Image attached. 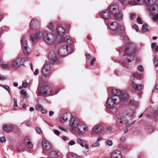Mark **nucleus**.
<instances>
[{"instance_id":"ea45409f","label":"nucleus","mask_w":158,"mask_h":158,"mask_svg":"<svg viewBox=\"0 0 158 158\" xmlns=\"http://www.w3.org/2000/svg\"><path fill=\"white\" fill-rule=\"evenodd\" d=\"M1 67L3 68H10V64H3L1 63V64L0 65Z\"/></svg>"},{"instance_id":"680f3d73","label":"nucleus","mask_w":158,"mask_h":158,"mask_svg":"<svg viewBox=\"0 0 158 158\" xmlns=\"http://www.w3.org/2000/svg\"><path fill=\"white\" fill-rule=\"evenodd\" d=\"M54 133L56 135H59L60 133V131L58 130H54Z\"/></svg>"},{"instance_id":"b1692460","label":"nucleus","mask_w":158,"mask_h":158,"mask_svg":"<svg viewBox=\"0 0 158 158\" xmlns=\"http://www.w3.org/2000/svg\"><path fill=\"white\" fill-rule=\"evenodd\" d=\"M102 16L103 19H109L110 16V13L108 10L103 11L102 14Z\"/></svg>"},{"instance_id":"f704fd0d","label":"nucleus","mask_w":158,"mask_h":158,"mask_svg":"<svg viewBox=\"0 0 158 158\" xmlns=\"http://www.w3.org/2000/svg\"><path fill=\"white\" fill-rule=\"evenodd\" d=\"M77 143L81 146L83 147H84V145L83 144L84 140L83 139L80 138H77Z\"/></svg>"},{"instance_id":"20e7f679","label":"nucleus","mask_w":158,"mask_h":158,"mask_svg":"<svg viewBox=\"0 0 158 158\" xmlns=\"http://www.w3.org/2000/svg\"><path fill=\"white\" fill-rule=\"evenodd\" d=\"M43 39L47 43L52 45L55 43L56 36L54 34L45 31L43 33Z\"/></svg>"},{"instance_id":"79ce46f5","label":"nucleus","mask_w":158,"mask_h":158,"mask_svg":"<svg viewBox=\"0 0 158 158\" xmlns=\"http://www.w3.org/2000/svg\"><path fill=\"white\" fill-rule=\"evenodd\" d=\"M20 94H21L24 95L25 98H27L29 97V96L26 93V91L24 90H22L21 91Z\"/></svg>"},{"instance_id":"c03bdc74","label":"nucleus","mask_w":158,"mask_h":158,"mask_svg":"<svg viewBox=\"0 0 158 158\" xmlns=\"http://www.w3.org/2000/svg\"><path fill=\"white\" fill-rule=\"evenodd\" d=\"M142 30L145 32H148L149 31L148 29V27L147 26V24H143L142 26Z\"/></svg>"},{"instance_id":"72a5a7b5","label":"nucleus","mask_w":158,"mask_h":158,"mask_svg":"<svg viewBox=\"0 0 158 158\" xmlns=\"http://www.w3.org/2000/svg\"><path fill=\"white\" fill-rule=\"evenodd\" d=\"M67 158H80L79 156L74 153H69L67 155Z\"/></svg>"},{"instance_id":"c756f323","label":"nucleus","mask_w":158,"mask_h":158,"mask_svg":"<svg viewBox=\"0 0 158 158\" xmlns=\"http://www.w3.org/2000/svg\"><path fill=\"white\" fill-rule=\"evenodd\" d=\"M24 144L29 149H31L33 147V145L28 139H26L24 140Z\"/></svg>"},{"instance_id":"1a4fd4ad","label":"nucleus","mask_w":158,"mask_h":158,"mask_svg":"<svg viewBox=\"0 0 158 158\" xmlns=\"http://www.w3.org/2000/svg\"><path fill=\"white\" fill-rule=\"evenodd\" d=\"M52 89L49 86L46 85H42L39 90L40 94L46 96L51 94Z\"/></svg>"},{"instance_id":"ddd939ff","label":"nucleus","mask_w":158,"mask_h":158,"mask_svg":"<svg viewBox=\"0 0 158 158\" xmlns=\"http://www.w3.org/2000/svg\"><path fill=\"white\" fill-rule=\"evenodd\" d=\"M50 70V64H47L43 66L42 73L44 77H47L49 75Z\"/></svg>"},{"instance_id":"393cba45","label":"nucleus","mask_w":158,"mask_h":158,"mask_svg":"<svg viewBox=\"0 0 158 158\" xmlns=\"http://www.w3.org/2000/svg\"><path fill=\"white\" fill-rule=\"evenodd\" d=\"M12 125H8L6 124H4L3 126L2 129L6 132L9 133L12 131Z\"/></svg>"},{"instance_id":"cd10ccee","label":"nucleus","mask_w":158,"mask_h":158,"mask_svg":"<svg viewBox=\"0 0 158 158\" xmlns=\"http://www.w3.org/2000/svg\"><path fill=\"white\" fill-rule=\"evenodd\" d=\"M124 113L128 116L131 117L133 115L134 112L132 109L127 108L124 110Z\"/></svg>"},{"instance_id":"7ed1b4c3","label":"nucleus","mask_w":158,"mask_h":158,"mask_svg":"<svg viewBox=\"0 0 158 158\" xmlns=\"http://www.w3.org/2000/svg\"><path fill=\"white\" fill-rule=\"evenodd\" d=\"M124 43L126 44L125 49L124 53L125 55H128L135 51V45L133 44L129 43L130 42L128 38L125 36L123 38Z\"/></svg>"},{"instance_id":"338daca9","label":"nucleus","mask_w":158,"mask_h":158,"mask_svg":"<svg viewBox=\"0 0 158 158\" xmlns=\"http://www.w3.org/2000/svg\"><path fill=\"white\" fill-rule=\"evenodd\" d=\"M126 138L125 136H122L120 138V141L122 142H124L126 140Z\"/></svg>"},{"instance_id":"39448f33","label":"nucleus","mask_w":158,"mask_h":158,"mask_svg":"<svg viewBox=\"0 0 158 158\" xmlns=\"http://www.w3.org/2000/svg\"><path fill=\"white\" fill-rule=\"evenodd\" d=\"M108 24L110 29L115 31L118 34L122 32L123 30V26L119 25L115 22L109 21Z\"/></svg>"},{"instance_id":"5701e85b","label":"nucleus","mask_w":158,"mask_h":158,"mask_svg":"<svg viewBox=\"0 0 158 158\" xmlns=\"http://www.w3.org/2000/svg\"><path fill=\"white\" fill-rule=\"evenodd\" d=\"M122 157L121 152L119 151L116 150L112 152L111 158H122Z\"/></svg>"},{"instance_id":"e433bc0d","label":"nucleus","mask_w":158,"mask_h":158,"mask_svg":"<svg viewBox=\"0 0 158 158\" xmlns=\"http://www.w3.org/2000/svg\"><path fill=\"white\" fill-rule=\"evenodd\" d=\"M130 105H134L135 106L137 107L138 105V104L137 102H136L133 99H131L130 101Z\"/></svg>"},{"instance_id":"7c9ffc66","label":"nucleus","mask_w":158,"mask_h":158,"mask_svg":"<svg viewBox=\"0 0 158 158\" xmlns=\"http://www.w3.org/2000/svg\"><path fill=\"white\" fill-rule=\"evenodd\" d=\"M58 156V152L54 151H51L49 154V158H56Z\"/></svg>"},{"instance_id":"052dcab7","label":"nucleus","mask_w":158,"mask_h":158,"mask_svg":"<svg viewBox=\"0 0 158 158\" xmlns=\"http://www.w3.org/2000/svg\"><path fill=\"white\" fill-rule=\"evenodd\" d=\"M14 107H17L18 105L17 103V100L16 99L14 98Z\"/></svg>"},{"instance_id":"f3484780","label":"nucleus","mask_w":158,"mask_h":158,"mask_svg":"<svg viewBox=\"0 0 158 158\" xmlns=\"http://www.w3.org/2000/svg\"><path fill=\"white\" fill-rule=\"evenodd\" d=\"M40 38V32H37L35 34L31 35L30 37V40L32 43H33Z\"/></svg>"},{"instance_id":"473e14b6","label":"nucleus","mask_w":158,"mask_h":158,"mask_svg":"<svg viewBox=\"0 0 158 158\" xmlns=\"http://www.w3.org/2000/svg\"><path fill=\"white\" fill-rule=\"evenodd\" d=\"M108 108L109 109V111L112 114H115L117 111V108L114 106Z\"/></svg>"},{"instance_id":"8fccbe9b","label":"nucleus","mask_w":158,"mask_h":158,"mask_svg":"<svg viewBox=\"0 0 158 158\" xmlns=\"http://www.w3.org/2000/svg\"><path fill=\"white\" fill-rule=\"evenodd\" d=\"M138 69L139 71L142 72L143 70V68L142 65H140L138 67Z\"/></svg>"},{"instance_id":"774afa93","label":"nucleus","mask_w":158,"mask_h":158,"mask_svg":"<svg viewBox=\"0 0 158 158\" xmlns=\"http://www.w3.org/2000/svg\"><path fill=\"white\" fill-rule=\"evenodd\" d=\"M31 124L30 121H28L26 123V125L27 126H30Z\"/></svg>"},{"instance_id":"a878e982","label":"nucleus","mask_w":158,"mask_h":158,"mask_svg":"<svg viewBox=\"0 0 158 158\" xmlns=\"http://www.w3.org/2000/svg\"><path fill=\"white\" fill-rule=\"evenodd\" d=\"M114 104L115 103L111 97H109L106 102V107L107 108L110 107H111V106H114Z\"/></svg>"},{"instance_id":"4468645a","label":"nucleus","mask_w":158,"mask_h":158,"mask_svg":"<svg viewBox=\"0 0 158 158\" xmlns=\"http://www.w3.org/2000/svg\"><path fill=\"white\" fill-rule=\"evenodd\" d=\"M105 127V125L104 124L98 125L94 127L93 129V131L97 134L100 133L103 131Z\"/></svg>"},{"instance_id":"a211bd4d","label":"nucleus","mask_w":158,"mask_h":158,"mask_svg":"<svg viewBox=\"0 0 158 158\" xmlns=\"http://www.w3.org/2000/svg\"><path fill=\"white\" fill-rule=\"evenodd\" d=\"M42 147L43 149L48 150L51 149V147L50 143L48 142L45 139H43L42 141Z\"/></svg>"},{"instance_id":"423d86ee","label":"nucleus","mask_w":158,"mask_h":158,"mask_svg":"<svg viewBox=\"0 0 158 158\" xmlns=\"http://www.w3.org/2000/svg\"><path fill=\"white\" fill-rule=\"evenodd\" d=\"M20 43L24 53L26 55L29 54L31 51V48L28 46L27 41L25 37L21 38Z\"/></svg>"},{"instance_id":"4d7b16f0","label":"nucleus","mask_w":158,"mask_h":158,"mask_svg":"<svg viewBox=\"0 0 158 158\" xmlns=\"http://www.w3.org/2000/svg\"><path fill=\"white\" fill-rule=\"evenodd\" d=\"M133 27L135 29L137 32H138L139 31L138 27L137 26L136 24H134L133 25Z\"/></svg>"},{"instance_id":"f8f14e48","label":"nucleus","mask_w":158,"mask_h":158,"mask_svg":"<svg viewBox=\"0 0 158 158\" xmlns=\"http://www.w3.org/2000/svg\"><path fill=\"white\" fill-rule=\"evenodd\" d=\"M73 118H74L72 116L70 113H66L62 115L60 118V121L61 123H64L67 121L68 119H70L69 121Z\"/></svg>"},{"instance_id":"13d9d810","label":"nucleus","mask_w":158,"mask_h":158,"mask_svg":"<svg viewBox=\"0 0 158 158\" xmlns=\"http://www.w3.org/2000/svg\"><path fill=\"white\" fill-rule=\"evenodd\" d=\"M75 143V142L73 140H71L70 141L69 143H68V144L69 145H74Z\"/></svg>"},{"instance_id":"dca6fc26","label":"nucleus","mask_w":158,"mask_h":158,"mask_svg":"<svg viewBox=\"0 0 158 158\" xmlns=\"http://www.w3.org/2000/svg\"><path fill=\"white\" fill-rule=\"evenodd\" d=\"M110 13L114 15L116 13L118 12L119 10L118 6L116 4H113L108 9Z\"/></svg>"},{"instance_id":"f03ea898","label":"nucleus","mask_w":158,"mask_h":158,"mask_svg":"<svg viewBox=\"0 0 158 158\" xmlns=\"http://www.w3.org/2000/svg\"><path fill=\"white\" fill-rule=\"evenodd\" d=\"M69 125L73 131H76L80 135H83L87 130V127L75 118H73L69 121Z\"/></svg>"},{"instance_id":"c85d7f7f","label":"nucleus","mask_w":158,"mask_h":158,"mask_svg":"<svg viewBox=\"0 0 158 158\" xmlns=\"http://www.w3.org/2000/svg\"><path fill=\"white\" fill-rule=\"evenodd\" d=\"M70 38L69 36H66L65 37H63L61 38L60 40V42H63L65 41L68 44H71L72 43V42L71 41V40L70 39Z\"/></svg>"},{"instance_id":"a19ab883","label":"nucleus","mask_w":158,"mask_h":158,"mask_svg":"<svg viewBox=\"0 0 158 158\" xmlns=\"http://www.w3.org/2000/svg\"><path fill=\"white\" fill-rule=\"evenodd\" d=\"M0 86L7 90L9 94H10V90L9 86L7 85H0Z\"/></svg>"},{"instance_id":"de8ad7c7","label":"nucleus","mask_w":158,"mask_h":158,"mask_svg":"<svg viewBox=\"0 0 158 158\" xmlns=\"http://www.w3.org/2000/svg\"><path fill=\"white\" fill-rule=\"evenodd\" d=\"M35 130L37 132L39 133V134H41L42 133L41 130L40 128L36 127L35 128Z\"/></svg>"},{"instance_id":"49530a36","label":"nucleus","mask_w":158,"mask_h":158,"mask_svg":"<svg viewBox=\"0 0 158 158\" xmlns=\"http://www.w3.org/2000/svg\"><path fill=\"white\" fill-rule=\"evenodd\" d=\"M156 14L154 15L152 18V19L154 21H158V15Z\"/></svg>"},{"instance_id":"69168bd1","label":"nucleus","mask_w":158,"mask_h":158,"mask_svg":"<svg viewBox=\"0 0 158 158\" xmlns=\"http://www.w3.org/2000/svg\"><path fill=\"white\" fill-rule=\"evenodd\" d=\"M157 44L156 42H153L152 44L151 47L152 48H154L156 46Z\"/></svg>"},{"instance_id":"3c124183","label":"nucleus","mask_w":158,"mask_h":158,"mask_svg":"<svg viewBox=\"0 0 158 158\" xmlns=\"http://www.w3.org/2000/svg\"><path fill=\"white\" fill-rule=\"evenodd\" d=\"M106 142L107 144L109 146H111L113 144V142L112 141L110 140H107Z\"/></svg>"},{"instance_id":"9d476101","label":"nucleus","mask_w":158,"mask_h":158,"mask_svg":"<svg viewBox=\"0 0 158 158\" xmlns=\"http://www.w3.org/2000/svg\"><path fill=\"white\" fill-rule=\"evenodd\" d=\"M71 49L70 47L66 46L60 48L59 49L58 53L59 55L62 57L65 56L67 53H71L72 52L70 51Z\"/></svg>"},{"instance_id":"c9c22d12","label":"nucleus","mask_w":158,"mask_h":158,"mask_svg":"<svg viewBox=\"0 0 158 158\" xmlns=\"http://www.w3.org/2000/svg\"><path fill=\"white\" fill-rule=\"evenodd\" d=\"M145 129L146 130V131L148 132H151L153 130V128L150 125H148L146 126L145 127Z\"/></svg>"},{"instance_id":"58836bf2","label":"nucleus","mask_w":158,"mask_h":158,"mask_svg":"<svg viewBox=\"0 0 158 158\" xmlns=\"http://www.w3.org/2000/svg\"><path fill=\"white\" fill-rule=\"evenodd\" d=\"M154 61L155 67H157L158 66V57L156 56H154Z\"/></svg>"},{"instance_id":"4be33fe9","label":"nucleus","mask_w":158,"mask_h":158,"mask_svg":"<svg viewBox=\"0 0 158 158\" xmlns=\"http://www.w3.org/2000/svg\"><path fill=\"white\" fill-rule=\"evenodd\" d=\"M131 84L133 88L136 90H141L143 89L144 87L143 85L142 84H137L134 82H132Z\"/></svg>"},{"instance_id":"9b49d317","label":"nucleus","mask_w":158,"mask_h":158,"mask_svg":"<svg viewBox=\"0 0 158 158\" xmlns=\"http://www.w3.org/2000/svg\"><path fill=\"white\" fill-rule=\"evenodd\" d=\"M117 123L119 125H122L123 124H127L128 121L126 120V118L122 113H119L117 115Z\"/></svg>"},{"instance_id":"0e129e2a","label":"nucleus","mask_w":158,"mask_h":158,"mask_svg":"<svg viewBox=\"0 0 158 158\" xmlns=\"http://www.w3.org/2000/svg\"><path fill=\"white\" fill-rule=\"evenodd\" d=\"M5 79V77L3 75L0 74V80L3 81Z\"/></svg>"},{"instance_id":"2f4dec72","label":"nucleus","mask_w":158,"mask_h":158,"mask_svg":"<svg viewBox=\"0 0 158 158\" xmlns=\"http://www.w3.org/2000/svg\"><path fill=\"white\" fill-rule=\"evenodd\" d=\"M114 18L120 20L121 19L123 16V14L122 13L119 11V10L117 13H116L114 15Z\"/></svg>"},{"instance_id":"5fc2aeb1","label":"nucleus","mask_w":158,"mask_h":158,"mask_svg":"<svg viewBox=\"0 0 158 158\" xmlns=\"http://www.w3.org/2000/svg\"><path fill=\"white\" fill-rule=\"evenodd\" d=\"M99 145V143L98 142H95L93 144L92 146L94 147H96L98 146Z\"/></svg>"},{"instance_id":"2eb2a0df","label":"nucleus","mask_w":158,"mask_h":158,"mask_svg":"<svg viewBox=\"0 0 158 158\" xmlns=\"http://www.w3.org/2000/svg\"><path fill=\"white\" fill-rule=\"evenodd\" d=\"M131 60H132V61L135 60V61H136L137 60V57L133 55L128 56L127 58L124 60L123 64L124 66H127L128 63L131 62Z\"/></svg>"},{"instance_id":"a18cd8bd","label":"nucleus","mask_w":158,"mask_h":158,"mask_svg":"<svg viewBox=\"0 0 158 158\" xmlns=\"http://www.w3.org/2000/svg\"><path fill=\"white\" fill-rule=\"evenodd\" d=\"M136 14L135 13H132L131 14L130 16V18L131 20L134 19L136 17Z\"/></svg>"},{"instance_id":"09e8293b","label":"nucleus","mask_w":158,"mask_h":158,"mask_svg":"<svg viewBox=\"0 0 158 158\" xmlns=\"http://www.w3.org/2000/svg\"><path fill=\"white\" fill-rule=\"evenodd\" d=\"M133 76L135 77H136L137 78H139L141 77V75L137 73H134Z\"/></svg>"},{"instance_id":"412c9836","label":"nucleus","mask_w":158,"mask_h":158,"mask_svg":"<svg viewBox=\"0 0 158 158\" xmlns=\"http://www.w3.org/2000/svg\"><path fill=\"white\" fill-rule=\"evenodd\" d=\"M49 58L53 63H57V57L54 51H52L50 52Z\"/></svg>"},{"instance_id":"bf43d9fd","label":"nucleus","mask_w":158,"mask_h":158,"mask_svg":"<svg viewBox=\"0 0 158 158\" xmlns=\"http://www.w3.org/2000/svg\"><path fill=\"white\" fill-rule=\"evenodd\" d=\"M28 85V84L27 82H25L24 83H23L22 84V87L23 88H26L27 86Z\"/></svg>"},{"instance_id":"6e6d98bb","label":"nucleus","mask_w":158,"mask_h":158,"mask_svg":"<svg viewBox=\"0 0 158 158\" xmlns=\"http://www.w3.org/2000/svg\"><path fill=\"white\" fill-rule=\"evenodd\" d=\"M6 141V139L4 137H0V141L2 143H3Z\"/></svg>"},{"instance_id":"bb28decb","label":"nucleus","mask_w":158,"mask_h":158,"mask_svg":"<svg viewBox=\"0 0 158 158\" xmlns=\"http://www.w3.org/2000/svg\"><path fill=\"white\" fill-rule=\"evenodd\" d=\"M57 34L61 36H63L65 35V30L64 28L61 27H58L56 29Z\"/></svg>"},{"instance_id":"6ab92c4d","label":"nucleus","mask_w":158,"mask_h":158,"mask_svg":"<svg viewBox=\"0 0 158 158\" xmlns=\"http://www.w3.org/2000/svg\"><path fill=\"white\" fill-rule=\"evenodd\" d=\"M22 59L21 58H17L14 60L11 64V66L15 68H19L21 65Z\"/></svg>"},{"instance_id":"aec40b11","label":"nucleus","mask_w":158,"mask_h":158,"mask_svg":"<svg viewBox=\"0 0 158 158\" xmlns=\"http://www.w3.org/2000/svg\"><path fill=\"white\" fill-rule=\"evenodd\" d=\"M113 95L110 97L115 104H119L121 102V99L117 94L113 93Z\"/></svg>"},{"instance_id":"f257e3e1","label":"nucleus","mask_w":158,"mask_h":158,"mask_svg":"<svg viewBox=\"0 0 158 158\" xmlns=\"http://www.w3.org/2000/svg\"><path fill=\"white\" fill-rule=\"evenodd\" d=\"M144 2L148 6V10L152 14L158 13V6L156 0H122V3L124 5L131 6L138 4H141Z\"/></svg>"},{"instance_id":"e2e57ef3","label":"nucleus","mask_w":158,"mask_h":158,"mask_svg":"<svg viewBox=\"0 0 158 158\" xmlns=\"http://www.w3.org/2000/svg\"><path fill=\"white\" fill-rule=\"evenodd\" d=\"M39 73V70L38 69H35V72L34 73V74L35 75H36L38 74Z\"/></svg>"},{"instance_id":"37998d69","label":"nucleus","mask_w":158,"mask_h":158,"mask_svg":"<svg viewBox=\"0 0 158 158\" xmlns=\"http://www.w3.org/2000/svg\"><path fill=\"white\" fill-rule=\"evenodd\" d=\"M43 107L40 104H37L35 106V109L37 110H41L43 109Z\"/></svg>"},{"instance_id":"0eeeda50","label":"nucleus","mask_w":158,"mask_h":158,"mask_svg":"<svg viewBox=\"0 0 158 158\" xmlns=\"http://www.w3.org/2000/svg\"><path fill=\"white\" fill-rule=\"evenodd\" d=\"M112 92L114 94H117L120 96L121 100L123 101H126L128 97L129 94L126 91H120L118 89H113L112 90Z\"/></svg>"},{"instance_id":"6e6552de","label":"nucleus","mask_w":158,"mask_h":158,"mask_svg":"<svg viewBox=\"0 0 158 158\" xmlns=\"http://www.w3.org/2000/svg\"><path fill=\"white\" fill-rule=\"evenodd\" d=\"M29 26L31 30L36 31L40 27V21L35 18H33L31 21Z\"/></svg>"},{"instance_id":"603ef678","label":"nucleus","mask_w":158,"mask_h":158,"mask_svg":"<svg viewBox=\"0 0 158 158\" xmlns=\"http://www.w3.org/2000/svg\"><path fill=\"white\" fill-rule=\"evenodd\" d=\"M137 22L139 23H140V24H142V20H141V18L140 17H138L137 19Z\"/></svg>"},{"instance_id":"864d4df0","label":"nucleus","mask_w":158,"mask_h":158,"mask_svg":"<svg viewBox=\"0 0 158 158\" xmlns=\"http://www.w3.org/2000/svg\"><path fill=\"white\" fill-rule=\"evenodd\" d=\"M95 60V58H93L91 60L90 62V64L91 65H93L94 64V62Z\"/></svg>"},{"instance_id":"4c0bfd02","label":"nucleus","mask_w":158,"mask_h":158,"mask_svg":"<svg viewBox=\"0 0 158 158\" xmlns=\"http://www.w3.org/2000/svg\"><path fill=\"white\" fill-rule=\"evenodd\" d=\"M48 27L51 31L53 30L54 27L53 23L52 22L49 23L48 25Z\"/></svg>"}]
</instances>
